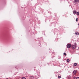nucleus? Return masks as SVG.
<instances>
[{
	"label": "nucleus",
	"mask_w": 79,
	"mask_h": 79,
	"mask_svg": "<svg viewBox=\"0 0 79 79\" xmlns=\"http://www.w3.org/2000/svg\"><path fill=\"white\" fill-rule=\"evenodd\" d=\"M76 44H75L74 45H73L72 47V48L73 50H74V49H76Z\"/></svg>",
	"instance_id": "nucleus-1"
},
{
	"label": "nucleus",
	"mask_w": 79,
	"mask_h": 79,
	"mask_svg": "<svg viewBox=\"0 0 79 79\" xmlns=\"http://www.w3.org/2000/svg\"><path fill=\"white\" fill-rule=\"evenodd\" d=\"M71 47V44H68L67 45V47L68 48H69Z\"/></svg>",
	"instance_id": "nucleus-2"
},
{
	"label": "nucleus",
	"mask_w": 79,
	"mask_h": 79,
	"mask_svg": "<svg viewBox=\"0 0 79 79\" xmlns=\"http://www.w3.org/2000/svg\"><path fill=\"white\" fill-rule=\"evenodd\" d=\"M77 73V70H74L73 72V75H75V74H76Z\"/></svg>",
	"instance_id": "nucleus-3"
},
{
	"label": "nucleus",
	"mask_w": 79,
	"mask_h": 79,
	"mask_svg": "<svg viewBox=\"0 0 79 79\" xmlns=\"http://www.w3.org/2000/svg\"><path fill=\"white\" fill-rule=\"evenodd\" d=\"M75 34L76 35H79V33L77 31L75 32Z\"/></svg>",
	"instance_id": "nucleus-4"
},
{
	"label": "nucleus",
	"mask_w": 79,
	"mask_h": 79,
	"mask_svg": "<svg viewBox=\"0 0 79 79\" xmlns=\"http://www.w3.org/2000/svg\"><path fill=\"white\" fill-rule=\"evenodd\" d=\"M73 65L74 66H77V63H75Z\"/></svg>",
	"instance_id": "nucleus-5"
},
{
	"label": "nucleus",
	"mask_w": 79,
	"mask_h": 79,
	"mask_svg": "<svg viewBox=\"0 0 79 79\" xmlns=\"http://www.w3.org/2000/svg\"><path fill=\"white\" fill-rule=\"evenodd\" d=\"M73 13L74 15H75L76 13V11H73Z\"/></svg>",
	"instance_id": "nucleus-6"
},
{
	"label": "nucleus",
	"mask_w": 79,
	"mask_h": 79,
	"mask_svg": "<svg viewBox=\"0 0 79 79\" xmlns=\"http://www.w3.org/2000/svg\"><path fill=\"white\" fill-rule=\"evenodd\" d=\"M67 62H68V63H69V59H67Z\"/></svg>",
	"instance_id": "nucleus-7"
},
{
	"label": "nucleus",
	"mask_w": 79,
	"mask_h": 79,
	"mask_svg": "<svg viewBox=\"0 0 79 79\" xmlns=\"http://www.w3.org/2000/svg\"><path fill=\"white\" fill-rule=\"evenodd\" d=\"M30 79H33V78H34V77H32V76H30Z\"/></svg>",
	"instance_id": "nucleus-8"
},
{
	"label": "nucleus",
	"mask_w": 79,
	"mask_h": 79,
	"mask_svg": "<svg viewBox=\"0 0 79 79\" xmlns=\"http://www.w3.org/2000/svg\"><path fill=\"white\" fill-rule=\"evenodd\" d=\"M76 2H79V0H75Z\"/></svg>",
	"instance_id": "nucleus-9"
},
{
	"label": "nucleus",
	"mask_w": 79,
	"mask_h": 79,
	"mask_svg": "<svg viewBox=\"0 0 79 79\" xmlns=\"http://www.w3.org/2000/svg\"><path fill=\"white\" fill-rule=\"evenodd\" d=\"M77 15H79V12H77Z\"/></svg>",
	"instance_id": "nucleus-10"
},
{
	"label": "nucleus",
	"mask_w": 79,
	"mask_h": 79,
	"mask_svg": "<svg viewBox=\"0 0 79 79\" xmlns=\"http://www.w3.org/2000/svg\"><path fill=\"white\" fill-rule=\"evenodd\" d=\"M64 55H65V56H66V53L64 52Z\"/></svg>",
	"instance_id": "nucleus-11"
},
{
	"label": "nucleus",
	"mask_w": 79,
	"mask_h": 79,
	"mask_svg": "<svg viewBox=\"0 0 79 79\" xmlns=\"http://www.w3.org/2000/svg\"><path fill=\"white\" fill-rule=\"evenodd\" d=\"M77 19H78L77 18L76 19V21L77 22V21H78Z\"/></svg>",
	"instance_id": "nucleus-12"
},
{
	"label": "nucleus",
	"mask_w": 79,
	"mask_h": 79,
	"mask_svg": "<svg viewBox=\"0 0 79 79\" xmlns=\"http://www.w3.org/2000/svg\"><path fill=\"white\" fill-rule=\"evenodd\" d=\"M22 79H26V78L24 77H23L22 78Z\"/></svg>",
	"instance_id": "nucleus-13"
},
{
	"label": "nucleus",
	"mask_w": 79,
	"mask_h": 79,
	"mask_svg": "<svg viewBox=\"0 0 79 79\" xmlns=\"http://www.w3.org/2000/svg\"><path fill=\"white\" fill-rule=\"evenodd\" d=\"M58 78H61V76H58Z\"/></svg>",
	"instance_id": "nucleus-14"
},
{
	"label": "nucleus",
	"mask_w": 79,
	"mask_h": 79,
	"mask_svg": "<svg viewBox=\"0 0 79 79\" xmlns=\"http://www.w3.org/2000/svg\"><path fill=\"white\" fill-rule=\"evenodd\" d=\"M70 78H71V76H69V79H70Z\"/></svg>",
	"instance_id": "nucleus-15"
},
{
	"label": "nucleus",
	"mask_w": 79,
	"mask_h": 79,
	"mask_svg": "<svg viewBox=\"0 0 79 79\" xmlns=\"http://www.w3.org/2000/svg\"><path fill=\"white\" fill-rule=\"evenodd\" d=\"M76 79H79V77H78Z\"/></svg>",
	"instance_id": "nucleus-16"
},
{
	"label": "nucleus",
	"mask_w": 79,
	"mask_h": 79,
	"mask_svg": "<svg viewBox=\"0 0 79 79\" xmlns=\"http://www.w3.org/2000/svg\"><path fill=\"white\" fill-rule=\"evenodd\" d=\"M6 79H8V78H7Z\"/></svg>",
	"instance_id": "nucleus-17"
}]
</instances>
